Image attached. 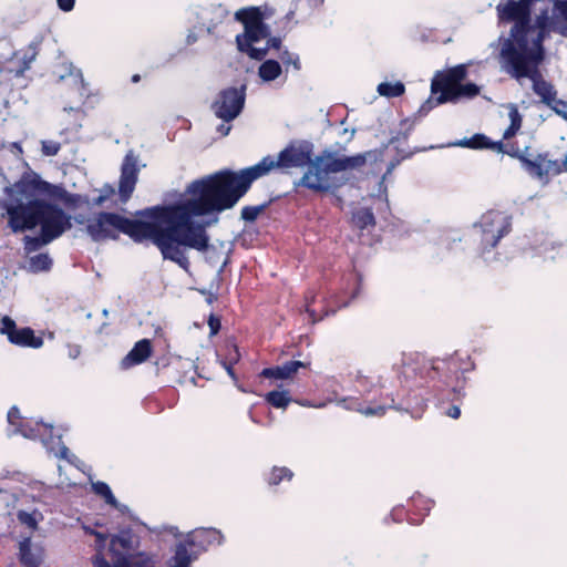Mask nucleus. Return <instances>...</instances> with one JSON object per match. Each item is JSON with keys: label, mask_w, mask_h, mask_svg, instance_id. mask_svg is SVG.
I'll return each mask as SVG.
<instances>
[{"label": "nucleus", "mask_w": 567, "mask_h": 567, "mask_svg": "<svg viewBox=\"0 0 567 567\" xmlns=\"http://www.w3.org/2000/svg\"><path fill=\"white\" fill-rule=\"evenodd\" d=\"M313 154L309 142H291L277 158L268 155L257 164L233 171L224 168L192 181L185 188V199L168 205H156L136 212L148 220L132 219L116 213L101 212L90 220L86 230L94 240L117 239L118 233L135 243L151 240L164 259L188 270L186 249L208 250L207 224L195 217L217 216L233 209L258 178L275 168L305 167Z\"/></svg>", "instance_id": "nucleus-1"}, {"label": "nucleus", "mask_w": 567, "mask_h": 567, "mask_svg": "<svg viewBox=\"0 0 567 567\" xmlns=\"http://www.w3.org/2000/svg\"><path fill=\"white\" fill-rule=\"evenodd\" d=\"M7 200L3 204L7 226L13 234H22L39 228L38 236L25 235L22 239L27 255L60 238L71 229V216L49 198H60L63 188L43 181L31 169L24 172L13 185L4 188Z\"/></svg>", "instance_id": "nucleus-2"}, {"label": "nucleus", "mask_w": 567, "mask_h": 567, "mask_svg": "<svg viewBox=\"0 0 567 567\" xmlns=\"http://www.w3.org/2000/svg\"><path fill=\"white\" fill-rule=\"evenodd\" d=\"M368 154L359 153L353 156L339 157L333 152L324 151L315 158H310L306 166L307 169L295 183V187H303L319 195L334 194L346 182L333 175L364 166Z\"/></svg>", "instance_id": "nucleus-3"}, {"label": "nucleus", "mask_w": 567, "mask_h": 567, "mask_svg": "<svg viewBox=\"0 0 567 567\" xmlns=\"http://www.w3.org/2000/svg\"><path fill=\"white\" fill-rule=\"evenodd\" d=\"M235 19L243 23L244 32L236 35V45L239 52L246 53L250 59L261 61L268 53V48H255L254 43L270 35V29L265 23V14L259 7H248L235 12Z\"/></svg>", "instance_id": "nucleus-4"}, {"label": "nucleus", "mask_w": 567, "mask_h": 567, "mask_svg": "<svg viewBox=\"0 0 567 567\" xmlns=\"http://www.w3.org/2000/svg\"><path fill=\"white\" fill-rule=\"evenodd\" d=\"M39 49L37 43H30L25 49L13 51L11 43L0 39V85L12 76L19 78L30 69Z\"/></svg>", "instance_id": "nucleus-5"}, {"label": "nucleus", "mask_w": 567, "mask_h": 567, "mask_svg": "<svg viewBox=\"0 0 567 567\" xmlns=\"http://www.w3.org/2000/svg\"><path fill=\"white\" fill-rule=\"evenodd\" d=\"M482 251H491L512 231V217L499 210H488L480 220Z\"/></svg>", "instance_id": "nucleus-6"}, {"label": "nucleus", "mask_w": 567, "mask_h": 567, "mask_svg": "<svg viewBox=\"0 0 567 567\" xmlns=\"http://www.w3.org/2000/svg\"><path fill=\"white\" fill-rule=\"evenodd\" d=\"M223 535L214 528L189 534L187 537L176 545L175 554L172 558V567H189L192 561L197 558L198 551L194 548L205 549V543L217 540L220 544Z\"/></svg>", "instance_id": "nucleus-7"}, {"label": "nucleus", "mask_w": 567, "mask_h": 567, "mask_svg": "<svg viewBox=\"0 0 567 567\" xmlns=\"http://www.w3.org/2000/svg\"><path fill=\"white\" fill-rule=\"evenodd\" d=\"M467 75V65L457 64L444 71H437L431 83L432 94L440 93L436 104L453 101V95L460 82Z\"/></svg>", "instance_id": "nucleus-8"}, {"label": "nucleus", "mask_w": 567, "mask_h": 567, "mask_svg": "<svg viewBox=\"0 0 567 567\" xmlns=\"http://www.w3.org/2000/svg\"><path fill=\"white\" fill-rule=\"evenodd\" d=\"M246 100V86L241 85L240 89L227 87L221 90L212 109L215 115L224 122L235 120L243 111Z\"/></svg>", "instance_id": "nucleus-9"}, {"label": "nucleus", "mask_w": 567, "mask_h": 567, "mask_svg": "<svg viewBox=\"0 0 567 567\" xmlns=\"http://www.w3.org/2000/svg\"><path fill=\"white\" fill-rule=\"evenodd\" d=\"M134 548L135 536L131 532L125 530L112 536L109 547L112 563H117V560L124 558L127 564L143 563L145 559H147L148 564L150 557L143 553L134 555Z\"/></svg>", "instance_id": "nucleus-10"}, {"label": "nucleus", "mask_w": 567, "mask_h": 567, "mask_svg": "<svg viewBox=\"0 0 567 567\" xmlns=\"http://www.w3.org/2000/svg\"><path fill=\"white\" fill-rule=\"evenodd\" d=\"M140 171L138 156L133 150H130L123 158L118 179V196L122 203L125 204L132 197L138 181Z\"/></svg>", "instance_id": "nucleus-11"}, {"label": "nucleus", "mask_w": 567, "mask_h": 567, "mask_svg": "<svg viewBox=\"0 0 567 567\" xmlns=\"http://www.w3.org/2000/svg\"><path fill=\"white\" fill-rule=\"evenodd\" d=\"M0 332L7 336L10 343L22 348L39 349L44 342L42 336H35L32 328H18L16 321L8 316L1 320Z\"/></svg>", "instance_id": "nucleus-12"}, {"label": "nucleus", "mask_w": 567, "mask_h": 567, "mask_svg": "<svg viewBox=\"0 0 567 567\" xmlns=\"http://www.w3.org/2000/svg\"><path fill=\"white\" fill-rule=\"evenodd\" d=\"M368 404L364 402L354 401L349 406L350 409H353L365 416H382L385 414L388 409L393 408L394 399L389 393L380 392L379 399H371L367 401Z\"/></svg>", "instance_id": "nucleus-13"}, {"label": "nucleus", "mask_w": 567, "mask_h": 567, "mask_svg": "<svg viewBox=\"0 0 567 567\" xmlns=\"http://www.w3.org/2000/svg\"><path fill=\"white\" fill-rule=\"evenodd\" d=\"M309 365V362L291 360L285 362L281 365L262 369L260 372V377L266 379L287 380L291 379L300 368H307Z\"/></svg>", "instance_id": "nucleus-14"}, {"label": "nucleus", "mask_w": 567, "mask_h": 567, "mask_svg": "<svg viewBox=\"0 0 567 567\" xmlns=\"http://www.w3.org/2000/svg\"><path fill=\"white\" fill-rule=\"evenodd\" d=\"M153 352L152 342L150 339H142L137 341L131 351L123 358L122 367L127 369L145 362Z\"/></svg>", "instance_id": "nucleus-15"}, {"label": "nucleus", "mask_w": 567, "mask_h": 567, "mask_svg": "<svg viewBox=\"0 0 567 567\" xmlns=\"http://www.w3.org/2000/svg\"><path fill=\"white\" fill-rule=\"evenodd\" d=\"M19 559L24 567H39L43 560V549L33 547L30 538H24L19 544Z\"/></svg>", "instance_id": "nucleus-16"}, {"label": "nucleus", "mask_w": 567, "mask_h": 567, "mask_svg": "<svg viewBox=\"0 0 567 567\" xmlns=\"http://www.w3.org/2000/svg\"><path fill=\"white\" fill-rule=\"evenodd\" d=\"M85 530L95 537V549L96 554L93 556L92 561L95 567H112V565L104 557L103 550L106 545L107 535L96 532L91 528H85Z\"/></svg>", "instance_id": "nucleus-17"}, {"label": "nucleus", "mask_w": 567, "mask_h": 567, "mask_svg": "<svg viewBox=\"0 0 567 567\" xmlns=\"http://www.w3.org/2000/svg\"><path fill=\"white\" fill-rule=\"evenodd\" d=\"M547 156L548 153H539L535 159H530L525 155L520 158V163L532 176L543 178L545 176L544 163Z\"/></svg>", "instance_id": "nucleus-18"}, {"label": "nucleus", "mask_w": 567, "mask_h": 567, "mask_svg": "<svg viewBox=\"0 0 567 567\" xmlns=\"http://www.w3.org/2000/svg\"><path fill=\"white\" fill-rule=\"evenodd\" d=\"M352 221L357 228L363 230L375 225V217L371 208L363 207L353 213Z\"/></svg>", "instance_id": "nucleus-19"}, {"label": "nucleus", "mask_w": 567, "mask_h": 567, "mask_svg": "<svg viewBox=\"0 0 567 567\" xmlns=\"http://www.w3.org/2000/svg\"><path fill=\"white\" fill-rule=\"evenodd\" d=\"M293 472L286 466H274L265 476V481L269 486H277L284 481H291Z\"/></svg>", "instance_id": "nucleus-20"}, {"label": "nucleus", "mask_w": 567, "mask_h": 567, "mask_svg": "<svg viewBox=\"0 0 567 567\" xmlns=\"http://www.w3.org/2000/svg\"><path fill=\"white\" fill-rule=\"evenodd\" d=\"M258 74L266 82L274 81L281 74V65L276 60H266L259 66Z\"/></svg>", "instance_id": "nucleus-21"}, {"label": "nucleus", "mask_w": 567, "mask_h": 567, "mask_svg": "<svg viewBox=\"0 0 567 567\" xmlns=\"http://www.w3.org/2000/svg\"><path fill=\"white\" fill-rule=\"evenodd\" d=\"M53 261L48 252H40L29 258V270L32 272L49 271Z\"/></svg>", "instance_id": "nucleus-22"}, {"label": "nucleus", "mask_w": 567, "mask_h": 567, "mask_svg": "<svg viewBox=\"0 0 567 567\" xmlns=\"http://www.w3.org/2000/svg\"><path fill=\"white\" fill-rule=\"evenodd\" d=\"M265 401L276 409H286L291 402V396L287 390H274L265 395Z\"/></svg>", "instance_id": "nucleus-23"}, {"label": "nucleus", "mask_w": 567, "mask_h": 567, "mask_svg": "<svg viewBox=\"0 0 567 567\" xmlns=\"http://www.w3.org/2000/svg\"><path fill=\"white\" fill-rule=\"evenodd\" d=\"M92 489L96 495L101 496L106 504L114 508H118V502L113 495L110 486L105 482L99 481L96 483H93Z\"/></svg>", "instance_id": "nucleus-24"}, {"label": "nucleus", "mask_w": 567, "mask_h": 567, "mask_svg": "<svg viewBox=\"0 0 567 567\" xmlns=\"http://www.w3.org/2000/svg\"><path fill=\"white\" fill-rule=\"evenodd\" d=\"M378 92L382 96L399 97L405 92V86L400 81L395 83L382 82L378 85Z\"/></svg>", "instance_id": "nucleus-25"}, {"label": "nucleus", "mask_w": 567, "mask_h": 567, "mask_svg": "<svg viewBox=\"0 0 567 567\" xmlns=\"http://www.w3.org/2000/svg\"><path fill=\"white\" fill-rule=\"evenodd\" d=\"M545 176H557L567 173V155L563 161L549 159L548 156L544 163Z\"/></svg>", "instance_id": "nucleus-26"}, {"label": "nucleus", "mask_w": 567, "mask_h": 567, "mask_svg": "<svg viewBox=\"0 0 567 567\" xmlns=\"http://www.w3.org/2000/svg\"><path fill=\"white\" fill-rule=\"evenodd\" d=\"M355 382L368 394L372 391V389L375 391L383 389L381 377H377V382L373 383L372 377L363 374L362 371L357 373Z\"/></svg>", "instance_id": "nucleus-27"}, {"label": "nucleus", "mask_w": 567, "mask_h": 567, "mask_svg": "<svg viewBox=\"0 0 567 567\" xmlns=\"http://www.w3.org/2000/svg\"><path fill=\"white\" fill-rule=\"evenodd\" d=\"M480 94V86L475 83H466L462 84V82L458 83L457 89L453 95V101L456 102L462 97L465 99H473Z\"/></svg>", "instance_id": "nucleus-28"}, {"label": "nucleus", "mask_w": 567, "mask_h": 567, "mask_svg": "<svg viewBox=\"0 0 567 567\" xmlns=\"http://www.w3.org/2000/svg\"><path fill=\"white\" fill-rule=\"evenodd\" d=\"M488 137L484 134H474L470 138H464L457 143L458 146L472 150H484L488 147Z\"/></svg>", "instance_id": "nucleus-29"}, {"label": "nucleus", "mask_w": 567, "mask_h": 567, "mask_svg": "<svg viewBox=\"0 0 567 567\" xmlns=\"http://www.w3.org/2000/svg\"><path fill=\"white\" fill-rule=\"evenodd\" d=\"M267 206L268 203L258 206H244L240 212L241 219L248 223L255 221Z\"/></svg>", "instance_id": "nucleus-30"}, {"label": "nucleus", "mask_w": 567, "mask_h": 567, "mask_svg": "<svg viewBox=\"0 0 567 567\" xmlns=\"http://www.w3.org/2000/svg\"><path fill=\"white\" fill-rule=\"evenodd\" d=\"M61 150V144L56 141L44 140L41 142V152L44 156H54Z\"/></svg>", "instance_id": "nucleus-31"}, {"label": "nucleus", "mask_w": 567, "mask_h": 567, "mask_svg": "<svg viewBox=\"0 0 567 567\" xmlns=\"http://www.w3.org/2000/svg\"><path fill=\"white\" fill-rule=\"evenodd\" d=\"M280 59L287 68L292 65L295 70H300V61L298 55L290 53L288 50H284L280 53Z\"/></svg>", "instance_id": "nucleus-32"}, {"label": "nucleus", "mask_w": 567, "mask_h": 567, "mask_svg": "<svg viewBox=\"0 0 567 567\" xmlns=\"http://www.w3.org/2000/svg\"><path fill=\"white\" fill-rule=\"evenodd\" d=\"M508 116L511 120L509 125L519 131L522 127L523 117H522L518 109L515 105H511Z\"/></svg>", "instance_id": "nucleus-33"}, {"label": "nucleus", "mask_w": 567, "mask_h": 567, "mask_svg": "<svg viewBox=\"0 0 567 567\" xmlns=\"http://www.w3.org/2000/svg\"><path fill=\"white\" fill-rule=\"evenodd\" d=\"M17 517L21 524H24L30 528H35L37 519L33 514L25 511H19Z\"/></svg>", "instance_id": "nucleus-34"}, {"label": "nucleus", "mask_w": 567, "mask_h": 567, "mask_svg": "<svg viewBox=\"0 0 567 567\" xmlns=\"http://www.w3.org/2000/svg\"><path fill=\"white\" fill-rule=\"evenodd\" d=\"M207 323H208V327H209V336L210 337L216 336L220 331L221 321H220V317L219 316L210 313L209 317H208Z\"/></svg>", "instance_id": "nucleus-35"}, {"label": "nucleus", "mask_w": 567, "mask_h": 567, "mask_svg": "<svg viewBox=\"0 0 567 567\" xmlns=\"http://www.w3.org/2000/svg\"><path fill=\"white\" fill-rule=\"evenodd\" d=\"M8 422L17 427L22 426V416L20 414V410L17 406H12L8 411Z\"/></svg>", "instance_id": "nucleus-36"}, {"label": "nucleus", "mask_w": 567, "mask_h": 567, "mask_svg": "<svg viewBox=\"0 0 567 567\" xmlns=\"http://www.w3.org/2000/svg\"><path fill=\"white\" fill-rule=\"evenodd\" d=\"M227 357L224 359L226 362H231L236 364L240 359L239 349L236 344L227 346Z\"/></svg>", "instance_id": "nucleus-37"}, {"label": "nucleus", "mask_w": 567, "mask_h": 567, "mask_svg": "<svg viewBox=\"0 0 567 567\" xmlns=\"http://www.w3.org/2000/svg\"><path fill=\"white\" fill-rule=\"evenodd\" d=\"M506 145L505 154L520 162V158L525 155L519 151L518 145L516 143H508Z\"/></svg>", "instance_id": "nucleus-38"}, {"label": "nucleus", "mask_w": 567, "mask_h": 567, "mask_svg": "<svg viewBox=\"0 0 567 567\" xmlns=\"http://www.w3.org/2000/svg\"><path fill=\"white\" fill-rule=\"evenodd\" d=\"M412 154H413V153H408V154H404V155H400V156H399V157H396V158H393V159L389 163V165H388V167H386V172H385V174H384L383 178H385V176H386V175H390V174L394 171V168H395V167H396V166H398V165H399L403 159L409 158Z\"/></svg>", "instance_id": "nucleus-39"}, {"label": "nucleus", "mask_w": 567, "mask_h": 567, "mask_svg": "<svg viewBox=\"0 0 567 567\" xmlns=\"http://www.w3.org/2000/svg\"><path fill=\"white\" fill-rule=\"evenodd\" d=\"M487 143H488V147H487V150H494V151H496V152H498V153H503V154H505V151H506V146H507V145H506L503 141L493 142V141H491V138L488 137Z\"/></svg>", "instance_id": "nucleus-40"}, {"label": "nucleus", "mask_w": 567, "mask_h": 567, "mask_svg": "<svg viewBox=\"0 0 567 567\" xmlns=\"http://www.w3.org/2000/svg\"><path fill=\"white\" fill-rule=\"evenodd\" d=\"M113 566L112 567H146L147 566V559H145L143 563H133V564H127L124 558H121L120 560H117V563H112Z\"/></svg>", "instance_id": "nucleus-41"}, {"label": "nucleus", "mask_w": 567, "mask_h": 567, "mask_svg": "<svg viewBox=\"0 0 567 567\" xmlns=\"http://www.w3.org/2000/svg\"><path fill=\"white\" fill-rule=\"evenodd\" d=\"M298 4H305L310 10L317 9L322 6L323 0H295Z\"/></svg>", "instance_id": "nucleus-42"}, {"label": "nucleus", "mask_w": 567, "mask_h": 567, "mask_svg": "<svg viewBox=\"0 0 567 567\" xmlns=\"http://www.w3.org/2000/svg\"><path fill=\"white\" fill-rule=\"evenodd\" d=\"M58 7L64 11L69 12L74 8L75 0H56Z\"/></svg>", "instance_id": "nucleus-43"}, {"label": "nucleus", "mask_w": 567, "mask_h": 567, "mask_svg": "<svg viewBox=\"0 0 567 567\" xmlns=\"http://www.w3.org/2000/svg\"><path fill=\"white\" fill-rule=\"evenodd\" d=\"M266 48L269 49H275V50H279L281 48V39L278 38V37H270L268 40H267V45Z\"/></svg>", "instance_id": "nucleus-44"}, {"label": "nucleus", "mask_w": 567, "mask_h": 567, "mask_svg": "<svg viewBox=\"0 0 567 567\" xmlns=\"http://www.w3.org/2000/svg\"><path fill=\"white\" fill-rule=\"evenodd\" d=\"M221 365L225 368V370L227 371L228 375L233 379V380H236L237 377H236V373H235V370H234V363L231 362H226L224 360L220 361Z\"/></svg>", "instance_id": "nucleus-45"}, {"label": "nucleus", "mask_w": 567, "mask_h": 567, "mask_svg": "<svg viewBox=\"0 0 567 567\" xmlns=\"http://www.w3.org/2000/svg\"><path fill=\"white\" fill-rule=\"evenodd\" d=\"M100 194L104 195L106 199H110L115 194V189L112 185L105 184L100 190Z\"/></svg>", "instance_id": "nucleus-46"}, {"label": "nucleus", "mask_w": 567, "mask_h": 567, "mask_svg": "<svg viewBox=\"0 0 567 567\" xmlns=\"http://www.w3.org/2000/svg\"><path fill=\"white\" fill-rule=\"evenodd\" d=\"M517 132L518 130L509 125L503 134V140H511L517 134Z\"/></svg>", "instance_id": "nucleus-47"}, {"label": "nucleus", "mask_w": 567, "mask_h": 567, "mask_svg": "<svg viewBox=\"0 0 567 567\" xmlns=\"http://www.w3.org/2000/svg\"><path fill=\"white\" fill-rule=\"evenodd\" d=\"M447 415L452 419H458L461 415V410L458 406L453 405L447 410Z\"/></svg>", "instance_id": "nucleus-48"}, {"label": "nucleus", "mask_w": 567, "mask_h": 567, "mask_svg": "<svg viewBox=\"0 0 567 567\" xmlns=\"http://www.w3.org/2000/svg\"><path fill=\"white\" fill-rule=\"evenodd\" d=\"M106 200H107L106 197L104 195L100 194L99 196L93 198L92 205L93 206H102Z\"/></svg>", "instance_id": "nucleus-49"}, {"label": "nucleus", "mask_w": 567, "mask_h": 567, "mask_svg": "<svg viewBox=\"0 0 567 567\" xmlns=\"http://www.w3.org/2000/svg\"><path fill=\"white\" fill-rule=\"evenodd\" d=\"M218 299L217 295L214 293V292H207V297H206V301L207 303L209 305H213L214 302H216Z\"/></svg>", "instance_id": "nucleus-50"}, {"label": "nucleus", "mask_w": 567, "mask_h": 567, "mask_svg": "<svg viewBox=\"0 0 567 567\" xmlns=\"http://www.w3.org/2000/svg\"><path fill=\"white\" fill-rule=\"evenodd\" d=\"M68 454H69V447H66L65 445H62L60 447L59 457L66 458Z\"/></svg>", "instance_id": "nucleus-51"}, {"label": "nucleus", "mask_w": 567, "mask_h": 567, "mask_svg": "<svg viewBox=\"0 0 567 567\" xmlns=\"http://www.w3.org/2000/svg\"><path fill=\"white\" fill-rule=\"evenodd\" d=\"M230 126H225L224 124H220L218 126V132H220L223 135H227L230 131Z\"/></svg>", "instance_id": "nucleus-52"}, {"label": "nucleus", "mask_w": 567, "mask_h": 567, "mask_svg": "<svg viewBox=\"0 0 567 567\" xmlns=\"http://www.w3.org/2000/svg\"><path fill=\"white\" fill-rule=\"evenodd\" d=\"M131 81L133 83H138L141 81V75L140 74H134L131 79Z\"/></svg>", "instance_id": "nucleus-53"}, {"label": "nucleus", "mask_w": 567, "mask_h": 567, "mask_svg": "<svg viewBox=\"0 0 567 567\" xmlns=\"http://www.w3.org/2000/svg\"><path fill=\"white\" fill-rule=\"evenodd\" d=\"M396 140H398V137H392V138L390 140V143L392 144V143H394Z\"/></svg>", "instance_id": "nucleus-54"}, {"label": "nucleus", "mask_w": 567, "mask_h": 567, "mask_svg": "<svg viewBox=\"0 0 567 567\" xmlns=\"http://www.w3.org/2000/svg\"><path fill=\"white\" fill-rule=\"evenodd\" d=\"M558 109L564 110L565 112H567V109L563 107L561 105H558Z\"/></svg>", "instance_id": "nucleus-55"}]
</instances>
